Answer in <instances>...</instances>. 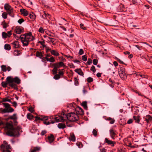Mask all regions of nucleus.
Instances as JSON below:
<instances>
[{
	"label": "nucleus",
	"instance_id": "4be33fe9",
	"mask_svg": "<svg viewBox=\"0 0 152 152\" xmlns=\"http://www.w3.org/2000/svg\"><path fill=\"white\" fill-rule=\"evenodd\" d=\"M14 78L11 76L8 77L6 79L8 83H11L13 82Z\"/></svg>",
	"mask_w": 152,
	"mask_h": 152
},
{
	"label": "nucleus",
	"instance_id": "0e129e2a",
	"mask_svg": "<svg viewBox=\"0 0 152 152\" xmlns=\"http://www.w3.org/2000/svg\"><path fill=\"white\" fill-rule=\"evenodd\" d=\"M58 63L60 67L61 66H64V64L62 62H59Z\"/></svg>",
	"mask_w": 152,
	"mask_h": 152
},
{
	"label": "nucleus",
	"instance_id": "a19ab883",
	"mask_svg": "<svg viewBox=\"0 0 152 152\" xmlns=\"http://www.w3.org/2000/svg\"><path fill=\"white\" fill-rule=\"evenodd\" d=\"M2 36L3 38H6L8 37V35L7 33L4 32L2 33Z\"/></svg>",
	"mask_w": 152,
	"mask_h": 152
},
{
	"label": "nucleus",
	"instance_id": "8fccbe9b",
	"mask_svg": "<svg viewBox=\"0 0 152 152\" xmlns=\"http://www.w3.org/2000/svg\"><path fill=\"white\" fill-rule=\"evenodd\" d=\"M80 27L83 30H86L87 29L86 27H85L84 26V24L83 23L80 24Z\"/></svg>",
	"mask_w": 152,
	"mask_h": 152
},
{
	"label": "nucleus",
	"instance_id": "ea45409f",
	"mask_svg": "<svg viewBox=\"0 0 152 152\" xmlns=\"http://www.w3.org/2000/svg\"><path fill=\"white\" fill-rule=\"evenodd\" d=\"M40 148L38 147H34L33 149L31 152H36L37 151H39L40 150Z\"/></svg>",
	"mask_w": 152,
	"mask_h": 152
},
{
	"label": "nucleus",
	"instance_id": "b1692460",
	"mask_svg": "<svg viewBox=\"0 0 152 152\" xmlns=\"http://www.w3.org/2000/svg\"><path fill=\"white\" fill-rule=\"evenodd\" d=\"M45 58L46 59L47 61H50V62H54L55 61L54 58L52 56L49 58L47 57H45Z\"/></svg>",
	"mask_w": 152,
	"mask_h": 152
},
{
	"label": "nucleus",
	"instance_id": "412c9836",
	"mask_svg": "<svg viewBox=\"0 0 152 152\" xmlns=\"http://www.w3.org/2000/svg\"><path fill=\"white\" fill-rule=\"evenodd\" d=\"M13 82L19 85L20 83L21 80L18 77H15L13 79Z\"/></svg>",
	"mask_w": 152,
	"mask_h": 152
},
{
	"label": "nucleus",
	"instance_id": "cd10ccee",
	"mask_svg": "<svg viewBox=\"0 0 152 152\" xmlns=\"http://www.w3.org/2000/svg\"><path fill=\"white\" fill-rule=\"evenodd\" d=\"M82 105L84 109L86 110H87L88 107L87 106V102L86 101H84L82 102Z\"/></svg>",
	"mask_w": 152,
	"mask_h": 152
},
{
	"label": "nucleus",
	"instance_id": "dca6fc26",
	"mask_svg": "<svg viewBox=\"0 0 152 152\" xmlns=\"http://www.w3.org/2000/svg\"><path fill=\"white\" fill-rule=\"evenodd\" d=\"M4 9L7 11L13 9L11 6L8 3H6L4 5Z\"/></svg>",
	"mask_w": 152,
	"mask_h": 152
},
{
	"label": "nucleus",
	"instance_id": "f3484780",
	"mask_svg": "<svg viewBox=\"0 0 152 152\" xmlns=\"http://www.w3.org/2000/svg\"><path fill=\"white\" fill-rule=\"evenodd\" d=\"M145 121L148 123H149L150 122L152 121V116L150 115H148L145 116Z\"/></svg>",
	"mask_w": 152,
	"mask_h": 152
},
{
	"label": "nucleus",
	"instance_id": "bf43d9fd",
	"mask_svg": "<svg viewBox=\"0 0 152 152\" xmlns=\"http://www.w3.org/2000/svg\"><path fill=\"white\" fill-rule=\"evenodd\" d=\"M24 21V20L23 18H21L19 19L18 22L20 24H21Z\"/></svg>",
	"mask_w": 152,
	"mask_h": 152
},
{
	"label": "nucleus",
	"instance_id": "5701e85b",
	"mask_svg": "<svg viewBox=\"0 0 152 152\" xmlns=\"http://www.w3.org/2000/svg\"><path fill=\"white\" fill-rule=\"evenodd\" d=\"M28 17L32 20L33 21L35 20L36 16L34 13L32 12L29 14Z\"/></svg>",
	"mask_w": 152,
	"mask_h": 152
},
{
	"label": "nucleus",
	"instance_id": "39448f33",
	"mask_svg": "<svg viewBox=\"0 0 152 152\" xmlns=\"http://www.w3.org/2000/svg\"><path fill=\"white\" fill-rule=\"evenodd\" d=\"M21 129V127L19 126L15 128L14 127L13 131H9L7 132V135L11 137H15L19 133Z\"/></svg>",
	"mask_w": 152,
	"mask_h": 152
},
{
	"label": "nucleus",
	"instance_id": "f8f14e48",
	"mask_svg": "<svg viewBox=\"0 0 152 152\" xmlns=\"http://www.w3.org/2000/svg\"><path fill=\"white\" fill-rule=\"evenodd\" d=\"M76 114L78 115H83L84 114V111L80 107H77L75 109Z\"/></svg>",
	"mask_w": 152,
	"mask_h": 152
},
{
	"label": "nucleus",
	"instance_id": "09e8293b",
	"mask_svg": "<svg viewBox=\"0 0 152 152\" xmlns=\"http://www.w3.org/2000/svg\"><path fill=\"white\" fill-rule=\"evenodd\" d=\"M77 145L79 148H81L83 147V145L81 142H78L77 143Z\"/></svg>",
	"mask_w": 152,
	"mask_h": 152
},
{
	"label": "nucleus",
	"instance_id": "f257e3e1",
	"mask_svg": "<svg viewBox=\"0 0 152 152\" xmlns=\"http://www.w3.org/2000/svg\"><path fill=\"white\" fill-rule=\"evenodd\" d=\"M21 41L23 46H27L29 42L33 40L34 38L32 36L31 32L28 33H26L24 34L21 35L20 36Z\"/></svg>",
	"mask_w": 152,
	"mask_h": 152
},
{
	"label": "nucleus",
	"instance_id": "4468645a",
	"mask_svg": "<svg viewBox=\"0 0 152 152\" xmlns=\"http://www.w3.org/2000/svg\"><path fill=\"white\" fill-rule=\"evenodd\" d=\"M11 45L14 48H20L19 42L18 41H15L11 43Z\"/></svg>",
	"mask_w": 152,
	"mask_h": 152
},
{
	"label": "nucleus",
	"instance_id": "aec40b11",
	"mask_svg": "<svg viewBox=\"0 0 152 152\" xmlns=\"http://www.w3.org/2000/svg\"><path fill=\"white\" fill-rule=\"evenodd\" d=\"M48 119H48L47 120H43V123L46 125H47L49 124L50 123L53 124L55 123V122L54 121H53V120H50L49 121H48L47 120Z\"/></svg>",
	"mask_w": 152,
	"mask_h": 152
},
{
	"label": "nucleus",
	"instance_id": "a18cd8bd",
	"mask_svg": "<svg viewBox=\"0 0 152 152\" xmlns=\"http://www.w3.org/2000/svg\"><path fill=\"white\" fill-rule=\"evenodd\" d=\"M38 43H39L41 45H42L43 47L44 48H45L46 46L45 45V42L44 41H39L38 42Z\"/></svg>",
	"mask_w": 152,
	"mask_h": 152
},
{
	"label": "nucleus",
	"instance_id": "3c124183",
	"mask_svg": "<svg viewBox=\"0 0 152 152\" xmlns=\"http://www.w3.org/2000/svg\"><path fill=\"white\" fill-rule=\"evenodd\" d=\"M93 78L91 77H89L87 79V81L88 83L92 82H93Z\"/></svg>",
	"mask_w": 152,
	"mask_h": 152
},
{
	"label": "nucleus",
	"instance_id": "5fc2aeb1",
	"mask_svg": "<svg viewBox=\"0 0 152 152\" xmlns=\"http://www.w3.org/2000/svg\"><path fill=\"white\" fill-rule=\"evenodd\" d=\"M58 69H56V68H55L54 67L53 69L52 70L53 74H56L57 73Z\"/></svg>",
	"mask_w": 152,
	"mask_h": 152
},
{
	"label": "nucleus",
	"instance_id": "79ce46f5",
	"mask_svg": "<svg viewBox=\"0 0 152 152\" xmlns=\"http://www.w3.org/2000/svg\"><path fill=\"white\" fill-rule=\"evenodd\" d=\"M7 14L6 12H4L2 15V17L4 19H6L7 18Z\"/></svg>",
	"mask_w": 152,
	"mask_h": 152
},
{
	"label": "nucleus",
	"instance_id": "bb28decb",
	"mask_svg": "<svg viewBox=\"0 0 152 152\" xmlns=\"http://www.w3.org/2000/svg\"><path fill=\"white\" fill-rule=\"evenodd\" d=\"M51 53L53 55L56 56H59V54L57 51H56L55 50H52L50 51Z\"/></svg>",
	"mask_w": 152,
	"mask_h": 152
},
{
	"label": "nucleus",
	"instance_id": "f704fd0d",
	"mask_svg": "<svg viewBox=\"0 0 152 152\" xmlns=\"http://www.w3.org/2000/svg\"><path fill=\"white\" fill-rule=\"evenodd\" d=\"M56 41V39L54 38H51L48 41V42H51L52 43V44L53 45H56V43L55 42V41Z\"/></svg>",
	"mask_w": 152,
	"mask_h": 152
},
{
	"label": "nucleus",
	"instance_id": "f03ea898",
	"mask_svg": "<svg viewBox=\"0 0 152 152\" xmlns=\"http://www.w3.org/2000/svg\"><path fill=\"white\" fill-rule=\"evenodd\" d=\"M2 104L4 105V109L0 108V113H12L14 110L12 107H11L10 105L7 103H3Z\"/></svg>",
	"mask_w": 152,
	"mask_h": 152
},
{
	"label": "nucleus",
	"instance_id": "473e14b6",
	"mask_svg": "<svg viewBox=\"0 0 152 152\" xmlns=\"http://www.w3.org/2000/svg\"><path fill=\"white\" fill-rule=\"evenodd\" d=\"M69 139L70 141H75V135L74 134L71 135L69 137Z\"/></svg>",
	"mask_w": 152,
	"mask_h": 152
},
{
	"label": "nucleus",
	"instance_id": "2f4dec72",
	"mask_svg": "<svg viewBox=\"0 0 152 152\" xmlns=\"http://www.w3.org/2000/svg\"><path fill=\"white\" fill-rule=\"evenodd\" d=\"M4 48L7 50H10L11 49V46L10 45L8 44H6L4 46Z\"/></svg>",
	"mask_w": 152,
	"mask_h": 152
},
{
	"label": "nucleus",
	"instance_id": "0eeeda50",
	"mask_svg": "<svg viewBox=\"0 0 152 152\" xmlns=\"http://www.w3.org/2000/svg\"><path fill=\"white\" fill-rule=\"evenodd\" d=\"M109 132L110 137L112 139L115 140L117 137V133L113 129H111L110 130Z\"/></svg>",
	"mask_w": 152,
	"mask_h": 152
},
{
	"label": "nucleus",
	"instance_id": "393cba45",
	"mask_svg": "<svg viewBox=\"0 0 152 152\" xmlns=\"http://www.w3.org/2000/svg\"><path fill=\"white\" fill-rule=\"evenodd\" d=\"M133 118L135 121V122L136 123H139L140 121V116H134Z\"/></svg>",
	"mask_w": 152,
	"mask_h": 152
},
{
	"label": "nucleus",
	"instance_id": "7c9ffc66",
	"mask_svg": "<svg viewBox=\"0 0 152 152\" xmlns=\"http://www.w3.org/2000/svg\"><path fill=\"white\" fill-rule=\"evenodd\" d=\"M33 115L31 113H28L27 115V118L29 120H31L33 118Z\"/></svg>",
	"mask_w": 152,
	"mask_h": 152
},
{
	"label": "nucleus",
	"instance_id": "9d476101",
	"mask_svg": "<svg viewBox=\"0 0 152 152\" xmlns=\"http://www.w3.org/2000/svg\"><path fill=\"white\" fill-rule=\"evenodd\" d=\"M9 118L10 119H12L13 120L14 124L15 125H17L18 124V122L17 121V117L16 116V115L15 114H14L12 115L9 116Z\"/></svg>",
	"mask_w": 152,
	"mask_h": 152
},
{
	"label": "nucleus",
	"instance_id": "864d4df0",
	"mask_svg": "<svg viewBox=\"0 0 152 152\" xmlns=\"http://www.w3.org/2000/svg\"><path fill=\"white\" fill-rule=\"evenodd\" d=\"M91 70L93 72H96V69L95 67L93 65L91 68Z\"/></svg>",
	"mask_w": 152,
	"mask_h": 152
},
{
	"label": "nucleus",
	"instance_id": "20e7f679",
	"mask_svg": "<svg viewBox=\"0 0 152 152\" xmlns=\"http://www.w3.org/2000/svg\"><path fill=\"white\" fill-rule=\"evenodd\" d=\"M67 119L71 121H76L79 119V118L78 115L73 113H71L66 115Z\"/></svg>",
	"mask_w": 152,
	"mask_h": 152
},
{
	"label": "nucleus",
	"instance_id": "72a5a7b5",
	"mask_svg": "<svg viewBox=\"0 0 152 152\" xmlns=\"http://www.w3.org/2000/svg\"><path fill=\"white\" fill-rule=\"evenodd\" d=\"M8 15L12 17H14V15L12 13L13 12V9L7 11Z\"/></svg>",
	"mask_w": 152,
	"mask_h": 152
},
{
	"label": "nucleus",
	"instance_id": "6ab92c4d",
	"mask_svg": "<svg viewBox=\"0 0 152 152\" xmlns=\"http://www.w3.org/2000/svg\"><path fill=\"white\" fill-rule=\"evenodd\" d=\"M20 12L24 16H27L28 14V12L26 10L24 9H21Z\"/></svg>",
	"mask_w": 152,
	"mask_h": 152
},
{
	"label": "nucleus",
	"instance_id": "e433bc0d",
	"mask_svg": "<svg viewBox=\"0 0 152 152\" xmlns=\"http://www.w3.org/2000/svg\"><path fill=\"white\" fill-rule=\"evenodd\" d=\"M1 70L4 72H6L7 71V67L6 65H3L1 66Z\"/></svg>",
	"mask_w": 152,
	"mask_h": 152
},
{
	"label": "nucleus",
	"instance_id": "ddd939ff",
	"mask_svg": "<svg viewBox=\"0 0 152 152\" xmlns=\"http://www.w3.org/2000/svg\"><path fill=\"white\" fill-rule=\"evenodd\" d=\"M24 30L23 28L22 27H16L15 30V31L17 34H20L21 32H23Z\"/></svg>",
	"mask_w": 152,
	"mask_h": 152
},
{
	"label": "nucleus",
	"instance_id": "c9c22d12",
	"mask_svg": "<svg viewBox=\"0 0 152 152\" xmlns=\"http://www.w3.org/2000/svg\"><path fill=\"white\" fill-rule=\"evenodd\" d=\"M11 102V101L10 99H9L7 98H3L2 100V101L1 102H0V103H1L2 102Z\"/></svg>",
	"mask_w": 152,
	"mask_h": 152
},
{
	"label": "nucleus",
	"instance_id": "7ed1b4c3",
	"mask_svg": "<svg viewBox=\"0 0 152 152\" xmlns=\"http://www.w3.org/2000/svg\"><path fill=\"white\" fill-rule=\"evenodd\" d=\"M50 119H54V121L55 122H63L67 119L66 115L64 112H62L61 115H56L54 117L51 116Z\"/></svg>",
	"mask_w": 152,
	"mask_h": 152
},
{
	"label": "nucleus",
	"instance_id": "774afa93",
	"mask_svg": "<svg viewBox=\"0 0 152 152\" xmlns=\"http://www.w3.org/2000/svg\"><path fill=\"white\" fill-rule=\"evenodd\" d=\"M133 122V120L132 119H129L127 122V124H130L131 123H132Z\"/></svg>",
	"mask_w": 152,
	"mask_h": 152
},
{
	"label": "nucleus",
	"instance_id": "6e6d98bb",
	"mask_svg": "<svg viewBox=\"0 0 152 152\" xmlns=\"http://www.w3.org/2000/svg\"><path fill=\"white\" fill-rule=\"evenodd\" d=\"M98 63V61L96 59H94L93 61V64L94 65H96Z\"/></svg>",
	"mask_w": 152,
	"mask_h": 152
},
{
	"label": "nucleus",
	"instance_id": "4d7b16f0",
	"mask_svg": "<svg viewBox=\"0 0 152 152\" xmlns=\"http://www.w3.org/2000/svg\"><path fill=\"white\" fill-rule=\"evenodd\" d=\"M82 59L84 61H86L87 60V57L86 55H84L82 56Z\"/></svg>",
	"mask_w": 152,
	"mask_h": 152
},
{
	"label": "nucleus",
	"instance_id": "49530a36",
	"mask_svg": "<svg viewBox=\"0 0 152 152\" xmlns=\"http://www.w3.org/2000/svg\"><path fill=\"white\" fill-rule=\"evenodd\" d=\"M2 86L4 88H5L7 86V83L6 82L2 81L1 82Z\"/></svg>",
	"mask_w": 152,
	"mask_h": 152
},
{
	"label": "nucleus",
	"instance_id": "603ef678",
	"mask_svg": "<svg viewBox=\"0 0 152 152\" xmlns=\"http://www.w3.org/2000/svg\"><path fill=\"white\" fill-rule=\"evenodd\" d=\"M38 31L41 33H44V31L43 28L40 27L38 30Z\"/></svg>",
	"mask_w": 152,
	"mask_h": 152
},
{
	"label": "nucleus",
	"instance_id": "c03bdc74",
	"mask_svg": "<svg viewBox=\"0 0 152 152\" xmlns=\"http://www.w3.org/2000/svg\"><path fill=\"white\" fill-rule=\"evenodd\" d=\"M60 78V76L59 75L56 74L54 76L53 78L55 80H58Z\"/></svg>",
	"mask_w": 152,
	"mask_h": 152
},
{
	"label": "nucleus",
	"instance_id": "423d86ee",
	"mask_svg": "<svg viewBox=\"0 0 152 152\" xmlns=\"http://www.w3.org/2000/svg\"><path fill=\"white\" fill-rule=\"evenodd\" d=\"M125 69L124 67H121L118 68V72L120 77L122 80H125L126 78Z\"/></svg>",
	"mask_w": 152,
	"mask_h": 152
},
{
	"label": "nucleus",
	"instance_id": "2eb2a0df",
	"mask_svg": "<svg viewBox=\"0 0 152 152\" xmlns=\"http://www.w3.org/2000/svg\"><path fill=\"white\" fill-rule=\"evenodd\" d=\"M35 120L34 121H37L39 120H47L48 119V117H46L42 116L41 117H40L37 116H36L35 117Z\"/></svg>",
	"mask_w": 152,
	"mask_h": 152
},
{
	"label": "nucleus",
	"instance_id": "4c0bfd02",
	"mask_svg": "<svg viewBox=\"0 0 152 152\" xmlns=\"http://www.w3.org/2000/svg\"><path fill=\"white\" fill-rule=\"evenodd\" d=\"M36 56L37 57L41 58L42 56V55L41 52H39L38 51H37L36 53Z\"/></svg>",
	"mask_w": 152,
	"mask_h": 152
},
{
	"label": "nucleus",
	"instance_id": "e2e57ef3",
	"mask_svg": "<svg viewBox=\"0 0 152 152\" xmlns=\"http://www.w3.org/2000/svg\"><path fill=\"white\" fill-rule=\"evenodd\" d=\"M29 111H30L31 113H32L34 111V109L33 107H30L28 110Z\"/></svg>",
	"mask_w": 152,
	"mask_h": 152
},
{
	"label": "nucleus",
	"instance_id": "13d9d810",
	"mask_svg": "<svg viewBox=\"0 0 152 152\" xmlns=\"http://www.w3.org/2000/svg\"><path fill=\"white\" fill-rule=\"evenodd\" d=\"M92 63V60L91 58H88V61L86 63V64L90 65Z\"/></svg>",
	"mask_w": 152,
	"mask_h": 152
},
{
	"label": "nucleus",
	"instance_id": "1a4fd4ad",
	"mask_svg": "<svg viewBox=\"0 0 152 152\" xmlns=\"http://www.w3.org/2000/svg\"><path fill=\"white\" fill-rule=\"evenodd\" d=\"M6 127L8 129L7 132H7L9 131H13L14 127H13V124L11 121H10L9 122L7 123L6 124Z\"/></svg>",
	"mask_w": 152,
	"mask_h": 152
},
{
	"label": "nucleus",
	"instance_id": "a211bd4d",
	"mask_svg": "<svg viewBox=\"0 0 152 152\" xmlns=\"http://www.w3.org/2000/svg\"><path fill=\"white\" fill-rule=\"evenodd\" d=\"M75 71L81 76H83L84 75L83 72L82 71V70L80 68L76 69L75 70Z\"/></svg>",
	"mask_w": 152,
	"mask_h": 152
},
{
	"label": "nucleus",
	"instance_id": "a878e982",
	"mask_svg": "<svg viewBox=\"0 0 152 152\" xmlns=\"http://www.w3.org/2000/svg\"><path fill=\"white\" fill-rule=\"evenodd\" d=\"M58 127L59 129H64L66 127V125L64 124L60 123L58 124Z\"/></svg>",
	"mask_w": 152,
	"mask_h": 152
},
{
	"label": "nucleus",
	"instance_id": "de8ad7c7",
	"mask_svg": "<svg viewBox=\"0 0 152 152\" xmlns=\"http://www.w3.org/2000/svg\"><path fill=\"white\" fill-rule=\"evenodd\" d=\"M92 133L93 135L96 137L97 135V132L95 129H94L93 130Z\"/></svg>",
	"mask_w": 152,
	"mask_h": 152
},
{
	"label": "nucleus",
	"instance_id": "338daca9",
	"mask_svg": "<svg viewBox=\"0 0 152 152\" xmlns=\"http://www.w3.org/2000/svg\"><path fill=\"white\" fill-rule=\"evenodd\" d=\"M47 133V132L45 130L42 131L41 133V135L42 136L44 135L45 134Z\"/></svg>",
	"mask_w": 152,
	"mask_h": 152
},
{
	"label": "nucleus",
	"instance_id": "c756f323",
	"mask_svg": "<svg viewBox=\"0 0 152 152\" xmlns=\"http://www.w3.org/2000/svg\"><path fill=\"white\" fill-rule=\"evenodd\" d=\"M9 85L12 88H14V89H17L18 88L16 84H15L12 83L9 84Z\"/></svg>",
	"mask_w": 152,
	"mask_h": 152
},
{
	"label": "nucleus",
	"instance_id": "6e6552de",
	"mask_svg": "<svg viewBox=\"0 0 152 152\" xmlns=\"http://www.w3.org/2000/svg\"><path fill=\"white\" fill-rule=\"evenodd\" d=\"M1 149L9 150L11 149V147L10 145H8L6 141H4L3 143L1 146Z\"/></svg>",
	"mask_w": 152,
	"mask_h": 152
},
{
	"label": "nucleus",
	"instance_id": "37998d69",
	"mask_svg": "<svg viewBox=\"0 0 152 152\" xmlns=\"http://www.w3.org/2000/svg\"><path fill=\"white\" fill-rule=\"evenodd\" d=\"M53 66L54 67L58 69V68H59L60 67L58 63H54L53 64Z\"/></svg>",
	"mask_w": 152,
	"mask_h": 152
},
{
	"label": "nucleus",
	"instance_id": "052dcab7",
	"mask_svg": "<svg viewBox=\"0 0 152 152\" xmlns=\"http://www.w3.org/2000/svg\"><path fill=\"white\" fill-rule=\"evenodd\" d=\"M45 48L46 49V52L47 53H48L49 51H50L51 50V49L48 47L46 46Z\"/></svg>",
	"mask_w": 152,
	"mask_h": 152
},
{
	"label": "nucleus",
	"instance_id": "58836bf2",
	"mask_svg": "<svg viewBox=\"0 0 152 152\" xmlns=\"http://www.w3.org/2000/svg\"><path fill=\"white\" fill-rule=\"evenodd\" d=\"M3 27L4 28H6L8 26L7 23L5 20H4L2 22Z\"/></svg>",
	"mask_w": 152,
	"mask_h": 152
},
{
	"label": "nucleus",
	"instance_id": "c85d7f7f",
	"mask_svg": "<svg viewBox=\"0 0 152 152\" xmlns=\"http://www.w3.org/2000/svg\"><path fill=\"white\" fill-rule=\"evenodd\" d=\"M48 140L50 143L52 142L54 140V137L53 135L51 134L48 137Z\"/></svg>",
	"mask_w": 152,
	"mask_h": 152
},
{
	"label": "nucleus",
	"instance_id": "69168bd1",
	"mask_svg": "<svg viewBox=\"0 0 152 152\" xmlns=\"http://www.w3.org/2000/svg\"><path fill=\"white\" fill-rule=\"evenodd\" d=\"M14 54L15 56H17L19 55V52L18 50H15L14 52Z\"/></svg>",
	"mask_w": 152,
	"mask_h": 152
},
{
	"label": "nucleus",
	"instance_id": "9b49d317",
	"mask_svg": "<svg viewBox=\"0 0 152 152\" xmlns=\"http://www.w3.org/2000/svg\"><path fill=\"white\" fill-rule=\"evenodd\" d=\"M105 143L107 144L108 145H110L112 147H114L115 145L116 144V142L113 141H112L111 140H109L108 138H106L105 139Z\"/></svg>",
	"mask_w": 152,
	"mask_h": 152
},
{
	"label": "nucleus",
	"instance_id": "680f3d73",
	"mask_svg": "<svg viewBox=\"0 0 152 152\" xmlns=\"http://www.w3.org/2000/svg\"><path fill=\"white\" fill-rule=\"evenodd\" d=\"M84 53V51L82 49H80L79 54L80 55H83Z\"/></svg>",
	"mask_w": 152,
	"mask_h": 152
}]
</instances>
